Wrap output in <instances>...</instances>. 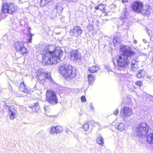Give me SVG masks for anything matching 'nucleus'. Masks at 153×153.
<instances>
[{
	"label": "nucleus",
	"mask_w": 153,
	"mask_h": 153,
	"mask_svg": "<svg viewBox=\"0 0 153 153\" xmlns=\"http://www.w3.org/2000/svg\"><path fill=\"white\" fill-rule=\"evenodd\" d=\"M53 46L48 45L44 49L45 54H42V63L43 65L56 64L61 60L63 52L60 48L55 47L52 51Z\"/></svg>",
	"instance_id": "1"
},
{
	"label": "nucleus",
	"mask_w": 153,
	"mask_h": 153,
	"mask_svg": "<svg viewBox=\"0 0 153 153\" xmlns=\"http://www.w3.org/2000/svg\"><path fill=\"white\" fill-rule=\"evenodd\" d=\"M120 51L122 53L117 55L113 59L114 63V58L116 60L117 66L120 68H127L130 63V60L131 57L136 54V52L132 49L131 47L125 45H122L120 48Z\"/></svg>",
	"instance_id": "2"
},
{
	"label": "nucleus",
	"mask_w": 153,
	"mask_h": 153,
	"mask_svg": "<svg viewBox=\"0 0 153 153\" xmlns=\"http://www.w3.org/2000/svg\"><path fill=\"white\" fill-rule=\"evenodd\" d=\"M59 70L60 74L68 80L72 79L76 75V70L70 65H64L60 66Z\"/></svg>",
	"instance_id": "3"
},
{
	"label": "nucleus",
	"mask_w": 153,
	"mask_h": 153,
	"mask_svg": "<svg viewBox=\"0 0 153 153\" xmlns=\"http://www.w3.org/2000/svg\"><path fill=\"white\" fill-rule=\"evenodd\" d=\"M36 78L40 84L44 85L47 81H51L52 79L50 73L40 69L36 72Z\"/></svg>",
	"instance_id": "4"
},
{
	"label": "nucleus",
	"mask_w": 153,
	"mask_h": 153,
	"mask_svg": "<svg viewBox=\"0 0 153 153\" xmlns=\"http://www.w3.org/2000/svg\"><path fill=\"white\" fill-rule=\"evenodd\" d=\"M17 10V7L13 3L4 2L2 4L1 10L2 13L12 14Z\"/></svg>",
	"instance_id": "5"
},
{
	"label": "nucleus",
	"mask_w": 153,
	"mask_h": 153,
	"mask_svg": "<svg viewBox=\"0 0 153 153\" xmlns=\"http://www.w3.org/2000/svg\"><path fill=\"white\" fill-rule=\"evenodd\" d=\"M46 100L51 105L56 104L58 102L56 92L50 89L47 90L45 93Z\"/></svg>",
	"instance_id": "6"
},
{
	"label": "nucleus",
	"mask_w": 153,
	"mask_h": 153,
	"mask_svg": "<svg viewBox=\"0 0 153 153\" xmlns=\"http://www.w3.org/2000/svg\"><path fill=\"white\" fill-rule=\"evenodd\" d=\"M144 4L141 1H134L131 6L132 10L134 12L138 13L146 14L147 13L144 9Z\"/></svg>",
	"instance_id": "7"
},
{
	"label": "nucleus",
	"mask_w": 153,
	"mask_h": 153,
	"mask_svg": "<svg viewBox=\"0 0 153 153\" xmlns=\"http://www.w3.org/2000/svg\"><path fill=\"white\" fill-rule=\"evenodd\" d=\"M149 126L145 122L140 123L137 127L136 132L138 136L143 135L147 133L149 128Z\"/></svg>",
	"instance_id": "8"
},
{
	"label": "nucleus",
	"mask_w": 153,
	"mask_h": 153,
	"mask_svg": "<svg viewBox=\"0 0 153 153\" xmlns=\"http://www.w3.org/2000/svg\"><path fill=\"white\" fill-rule=\"evenodd\" d=\"M14 47L16 51L22 55L27 54L29 53L28 50L25 47L24 43L22 42H16L14 43Z\"/></svg>",
	"instance_id": "9"
},
{
	"label": "nucleus",
	"mask_w": 153,
	"mask_h": 153,
	"mask_svg": "<svg viewBox=\"0 0 153 153\" xmlns=\"http://www.w3.org/2000/svg\"><path fill=\"white\" fill-rule=\"evenodd\" d=\"M70 58L74 61H80L82 56L77 50H73L70 52Z\"/></svg>",
	"instance_id": "10"
},
{
	"label": "nucleus",
	"mask_w": 153,
	"mask_h": 153,
	"mask_svg": "<svg viewBox=\"0 0 153 153\" xmlns=\"http://www.w3.org/2000/svg\"><path fill=\"white\" fill-rule=\"evenodd\" d=\"M82 32V30L81 28L77 26H75L73 29L71 30L70 31V33L73 36L76 37H78L80 36Z\"/></svg>",
	"instance_id": "11"
},
{
	"label": "nucleus",
	"mask_w": 153,
	"mask_h": 153,
	"mask_svg": "<svg viewBox=\"0 0 153 153\" xmlns=\"http://www.w3.org/2000/svg\"><path fill=\"white\" fill-rule=\"evenodd\" d=\"M94 9L96 10H99L101 11L102 13H104V16H107L108 15V12L106 8V5L101 3L95 6Z\"/></svg>",
	"instance_id": "12"
},
{
	"label": "nucleus",
	"mask_w": 153,
	"mask_h": 153,
	"mask_svg": "<svg viewBox=\"0 0 153 153\" xmlns=\"http://www.w3.org/2000/svg\"><path fill=\"white\" fill-rule=\"evenodd\" d=\"M62 131V127L59 126H57L52 127L50 129V132L51 134H53L60 133Z\"/></svg>",
	"instance_id": "13"
},
{
	"label": "nucleus",
	"mask_w": 153,
	"mask_h": 153,
	"mask_svg": "<svg viewBox=\"0 0 153 153\" xmlns=\"http://www.w3.org/2000/svg\"><path fill=\"white\" fill-rule=\"evenodd\" d=\"M19 89L20 91L27 94H29L30 92V90L28 89L27 86L23 81L20 83Z\"/></svg>",
	"instance_id": "14"
},
{
	"label": "nucleus",
	"mask_w": 153,
	"mask_h": 153,
	"mask_svg": "<svg viewBox=\"0 0 153 153\" xmlns=\"http://www.w3.org/2000/svg\"><path fill=\"white\" fill-rule=\"evenodd\" d=\"M122 112L124 116L127 117L129 116L132 114V110L129 107L126 106L124 107L120 111Z\"/></svg>",
	"instance_id": "15"
},
{
	"label": "nucleus",
	"mask_w": 153,
	"mask_h": 153,
	"mask_svg": "<svg viewBox=\"0 0 153 153\" xmlns=\"http://www.w3.org/2000/svg\"><path fill=\"white\" fill-rule=\"evenodd\" d=\"M9 110L10 113L9 115V118L10 119L13 120L16 118L17 117L16 114L17 113V111L16 109L14 107L13 108H12L9 107Z\"/></svg>",
	"instance_id": "16"
},
{
	"label": "nucleus",
	"mask_w": 153,
	"mask_h": 153,
	"mask_svg": "<svg viewBox=\"0 0 153 153\" xmlns=\"http://www.w3.org/2000/svg\"><path fill=\"white\" fill-rule=\"evenodd\" d=\"M131 70L134 72H136L139 68V65L138 62H135L133 63V62H131Z\"/></svg>",
	"instance_id": "17"
},
{
	"label": "nucleus",
	"mask_w": 153,
	"mask_h": 153,
	"mask_svg": "<svg viewBox=\"0 0 153 153\" xmlns=\"http://www.w3.org/2000/svg\"><path fill=\"white\" fill-rule=\"evenodd\" d=\"M99 69V67L96 65L89 67L88 71L91 73H93L97 72Z\"/></svg>",
	"instance_id": "18"
},
{
	"label": "nucleus",
	"mask_w": 153,
	"mask_h": 153,
	"mask_svg": "<svg viewBox=\"0 0 153 153\" xmlns=\"http://www.w3.org/2000/svg\"><path fill=\"white\" fill-rule=\"evenodd\" d=\"M146 141L149 143H153V132L147 135Z\"/></svg>",
	"instance_id": "19"
},
{
	"label": "nucleus",
	"mask_w": 153,
	"mask_h": 153,
	"mask_svg": "<svg viewBox=\"0 0 153 153\" xmlns=\"http://www.w3.org/2000/svg\"><path fill=\"white\" fill-rule=\"evenodd\" d=\"M146 74V72L143 70H140L137 74L136 76L139 79L144 77Z\"/></svg>",
	"instance_id": "20"
},
{
	"label": "nucleus",
	"mask_w": 153,
	"mask_h": 153,
	"mask_svg": "<svg viewBox=\"0 0 153 153\" xmlns=\"http://www.w3.org/2000/svg\"><path fill=\"white\" fill-rule=\"evenodd\" d=\"M97 143L100 145H102L104 144L103 139L101 136L100 135L97 138Z\"/></svg>",
	"instance_id": "21"
},
{
	"label": "nucleus",
	"mask_w": 153,
	"mask_h": 153,
	"mask_svg": "<svg viewBox=\"0 0 153 153\" xmlns=\"http://www.w3.org/2000/svg\"><path fill=\"white\" fill-rule=\"evenodd\" d=\"M88 78L89 82H92L95 80V78L93 74H90L88 75Z\"/></svg>",
	"instance_id": "22"
},
{
	"label": "nucleus",
	"mask_w": 153,
	"mask_h": 153,
	"mask_svg": "<svg viewBox=\"0 0 153 153\" xmlns=\"http://www.w3.org/2000/svg\"><path fill=\"white\" fill-rule=\"evenodd\" d=\"M53 0H41L40 2V4L45 5L48 4Z\"/></svg>",
	"instance_id": "23"
},
{
	"label": "nucleus",
	"mask_w": 153,
	"mask_h": 153,
	"mask_svg": "<svg viewBox=\"0 0 153 153\" xmlns=\"http://www.w3.org/2000/svg\"><path fill=\"white\" fill-rule=\"evenodd\" d=\"M117 129L120 131L124 130L125 129V125L122 123H120L117 126Z\"/></svg>",
	"instance_id": "24"
},
{
	"label": "nucleus",
	"mask_w": 153,
	"mask_h": 153,
	"mask_svg": "<svg viewBox=\"0 0 153 153\" xmlns=\"http://www.w3.org/2000/svg\"><path fill=\"white\" fill-rule=\"evenodd\" d=\"M33 35V34H32V33L30 32L28 33V36H29V39H27V42L30 43L31 42V40L32 39V36Z\"/></svg>",
	"instance_id": "25"
},
{
	"label": "nucleus",
	"mask_w": 153,
	"mask_h": 153,
	"mask_svg": "<svg viewBox=\"0 0 153 153\" xmlns=\"http://www.w3.org/2000/svg\"><path fill=\"white\" fill-rule=\"evenodd\" d=\"M86 123L89 126H93L95 123V122L93 120H91L88 121Z\"/></svg>",
	"instance_id": "26"
},
{
	"label": "nucleus",
	"mask_w": 153,
	"mask_h": 153,
	"mask_svg": "<svg viewBox=\"0 0 153 153\" xmlns=\"http://www.w3.org/2000/svg\"><path fill=\"white\" fill-rule=\"evenodd\" d=\"M89 126L86 123H85L83 126V128L84 130L86 131H88L89 129Z\"/></svg>",
	"instance_id": "27"
},
{
	"label": "nucleus",
	"mask_w": 153,
	"mask_h": 153,
	"mask_svg": "<svg viewBox=\"0 0 153 153\" xmlns=\"http://www.w3.org/2000/svg\"><path fill=\"white\" fill-rule=\"evenodd\" d=\"M44 108L45 110V111L46 112H49L51 110L50 107L49 105L47 106H45Z\"/></svg>",
	"instance_id": "28"
},
{
	"label": "nucleus",
	"mask_w": 153,
	"mask_h": 153,
	"mask_svg": "<svg viewBox=\"0 0 153 153\" xmlns=\"http://www.w3.org/2000/svg\"><path fill=\"white\" fill-rule=\"evenodd\" d=\"M135 84L137 86L140 87L142 84V81H138L135 82Z\"/></svg>",
	"instance_id": "29"
},
{
	"label": "nucleus",
	"mask_w": 153,
	"mask_h": 153,
	"mask_svg": "<svg viewBox=\"0 0 153 153\" xmlns=\"http://www.w3.org/2000/svg\"><path fill=\"white\" fill-rule=\"evenodd\" d=\"M81 100L82 102H85L86 101L85 97V96H82L81 97Z\"/></svg>",
	"instance_id": "30"
},
{
	"label": "nucleus",
	"mask_w": 153,
	"mask_h": 153,
	"mask_svg": "<svg viewBox=\"0 0 153 153\" xmlns=\"http://www.w3.org/2000/svg\"><path fill=\"white\" fill-rule=\"evenodd\" d=\"M118 109H116L113 112V114H114L115 116H117L118 114Z\"/></svg>",
	"instance_id": "31"
},
{
	"label": "nucleus",
	"mask_w": 153,
	"mask_h": 153,
	"mask_svg": "<svg viewBox=\"0 0 153 153\" xmlns=\"http://www.w3.org/2000/svg\"><path fill=\"white\" fill-rule=\"evenodd\" d=\"M39 105V103L38 102H35L33 106L34 107H37Z\"/></svg>",
	"instance_id": "32"
},
{
	"label": "nucleus",
	"mask_w": 153,
	"mask_h": 153,
	"mask_svg": "<svg viewBox=\"0 0 153 153\" xmlns=\"http://www.w3.org/2000/svg\"><path fill=\"white\" fill-rule=\"evenodd\" d=\"M121 2L123 3H127L128 2L129 0H121Z\"/></svg>",
	"instance_id": "33"
},
{
	"label": "nucleus",
	"mask_w": 153,
	"mask_h": 153,
	"mask_svg": "<svg viewBox=\"0 0 153 153\" xmlns=\"http://www.w3.org/2000/svg\"><path fill=\"white\" fill-rule=\"evenodd\" d=\"M90 109H91L93 110V109H94V108L93 107V106L92 105H91L90 106Z\"/></svg>",
	"instance_id": "34"
},
{
	"label": "nucleus",
	"mask_w": 153,
	"mask_h": 153,
	"mask_svg": "<svg viewBox=\"0 0 153 153\" xmlns=\"http://www.w3.org/2000/svg\"><path fill=\"white\" fill-rule=\"evenodd\" d=\"M2 1H4V0H2Z\"/></svg>",
	"instance_id": "35"
}]
</instances>
